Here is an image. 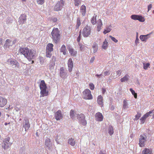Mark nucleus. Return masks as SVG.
I'll return each instance as SVG.
<instances>
[{
    "label": "nucleus",
    "mask_w": 154,
    "mask_h": 154,
    "mask_svg": "<svg viewBox=\"0 0 154 154\" xmlns=\"http://www.w3.org/2000/svg\"><path fill=\"white\" fill-rule=\"evenodd\" d=\"M2 45V39L0 38V45Z\"/></svg>",
    "instance_id": "obj_57"
},
{
    "label": "nucleus",
    "mask_w": 154,
    "mask_h": 154,
    "mask_svg": "<svg viewBox=\"0 0 154 154\" xmlns=\"http://www.w3.org/2000/svg\"><path fill=\"white\" fill-rule=\"evenodd\" d=\"M108 42L106 39H105L103 43L102 48L103 49L105 50L107 49L108 47Z\"/></svg>",
    "instance_id": "obj_33"
},
{
    "label": "nucleus",
    "mask_w": 154,
    "mask_h": 154,
    "mask_svg": "<svg viewBox=\"0 0 154 154\" xmlns=\"http://www.w3.org/2000/svg\"><path fill=\"white\" fill-rule=\"evenodd\" d=\"M139 39L137 37L135 40V43L136 45L137 44L139 43Z\"/></svg>",
    "instance_id": "obj_54"
},
{
    "label": "nucleus",
    "mask_w": 154,
    "mask_h": 154,
    "mask_svg": "<svg viewBox=\"0 0 154 154\" xmlns=\"http://www.w3.org/2000/svg\"><path fill=\"white\" fill-rule=\"evenodd\" d=\"M7 103V100L5 98L0 96V107H3Z\"/></svg>",
    "instance_id": "obj_14"
},
{
    "label": "nucleus",
    "mask_w": 154,
    "mask_h": 154,
    "mask_svg": "<svg viewBox=\"0 0 154 154\" xmlns=\"http://www.w3.org/2000/svg\"><path fill=\"white\" fill-rule=\"evenodd\" d=\"M154 112V110H152L151 111H149V112H146V114H145L144 115H143L145 116L146 118H147L149 116L150 114Z\"/></svg>",
    "instance_id": "obj_39"
},
{
    "label": "nucleus",
    "mask_w": 154,
    "mask_h": 154,
    "mask_svg": "<svg viewBox=\"0 0 154 154\" xmlns=\"http://www.w3.org/2000/svg\"><path fill=\"white\" fill-rule=\"evenodd\" d=\"M7 62L9 63V64L12 66H13L14 65L18 66L19 65V63L17 60H12L11 58L8 59V60Z\"/></svg>",
    "instance_id": "obj_17"
},
{
    "label": "nucleus",
    "mask_w": 154,
    "mask_h": 154,
    "mask_svg": "<svg viewBox=\"0 0 154 154\" xmlns=\"http://www.w3.org/2000/svg\"><path fill=\"white\" fill-rule=\"evenodd\" d=\"M67 64L69 71L70 72H71L73 67V62L71 58H69L68 60Z\"/></svg>",
    "instance_id": "obj_15"
},
{
    "label": "nucleus",
    "mask_w": 154,
    "mask_h": 154,
    "mask_svg": "<svg viewBox=\"0 0 154 154\" xmlns=\"http://www.w3.org/2000/svg\"><path fill=\"white\" fill-rule=\"evenodd\" d=\"M30 126L29 120L27 118L25 119L23 122V127L25 129V130L26 131L28 130Z\"/></svg>",
    "instance_id": "obj_10"
},
{
    "label": "nucleus",
    "mask_w": 154,
    "mask_h": 154,
    "mask_svg": "<svg viewBox=\"0 0 154 154\" xmlns=\"http://www.w3.org/2000/svg\"><path fill=\"white\" fill-rule=\"evenodd\" d=\"M97 45L96 43L93 44L92 45L93 51L94 53L97 51L98 49Z\"/></svg>",
    "instance_id": "obj_31"
},
{
    "label": "nucleus",
    "mask_w": 154,
    "mask_h": 154,
    "mask_svg": "<svg viewBox=\"0 0 154 154\" xmlns=\"http://www.w3.org/2000/svg\"><path fill=\"white\" fill-rule=\"evenodd\" d=\"M141 113L137 112V115L135 116V118L134 119V120L136 121L138 120L139 119L140 117L141 116Z\"/></svg>",
    "instance_id": "obj_41"
},
{
    "label": "nucleus",
    "mask_w": 154,
    "mask_h": 154,
    "mask_svg": "<svg viewBox=\"0 0 154 154\" xmlns=\"http://www.w3.org/2000/svg\"><path fill=\"white\" fill-rule=\"evenodd\" d=\"M23 2H26V0H22Z\"/></svg>",
    "instance_id": "obj_62"
},
{
    "label": "nucleus",
    "mask_w": 154,
    "mask_h": 154,
    "mask_svg": "<svg viewBox=\"0 0 154 154\" xmlns=\"http://www.w3.org/2000/svg\"><path fill=\"white\" fill-rule=\"evenodd\" d=\"M74 112L73 110H71L70 112V115L72 118H73L74 116Z\"/></svg>",
    "instance_id": "obj_47"
},
{
    "label": "nucleus",
    "mask_w": 154,
    "mask_h": 154,
    "mask_svg": "<svg viewBox=\"0 0 154 154\" xmlns=\"http://www.w3.org/2000/svg\"><path fill=\"white\" fill-rule=\"evenodd\" d=\"M77 119L79 122L83 125L85 126L87 124V122L85 120V116L82 114H81L79 115L78 114L77 116Z\"/></svg>",
    "instance_id": "obj_7"
},
{
    "label": "nucleus",
    "mask_w": 154,
    "mask_h": 154,
    "mask_svg": "<svg viewBox=\"0 0 154 154\" xmlns=\"http://www.w3.org/2000/svg\"><path fill=\"white\" fill-rule=\"evenodd\" d=\"M127 108H128L127 102L126 100H124L123 102V109H125Z\"/></svg>",
    "instance_id": "obj_35"
},
{
    "label": "nucleus",
    "mask_w": 154,
    "mask_h": 154,
    "mask_svg": "<svg viewBox=\"0 0 154 154\" xmlns=\"http://www.w3.org/2000/svg\"><path fill=\"white\" fill-rule=\"evenodd\" d=\"M10 140V137H8L3 141L2 146L4 149H7L11 145V143L9 142Z\"/></svg>",
    "instance_id": "obj_8"
},
{
    "label": "nucleus",
    "mask_w": 154,
    "mask_h": 154,
    "mask_svg": "<svg viewBox=\"0 0 154 154\" xmlns=\"http://www.w3.org/2000/svg\"><path fill=\"white\" fill-rule=\"evenodd\" d=\"M154 118V114L153 115V118H152L153 119Z\"/></svg>",
    "instance_id": "obj_63"
},
{
    "label": "nucleus",
    "mask_w": 154,
    "mask_h": 154,
    "mask_svg": "<svg viewBox=\"0 0 154 154\" xmlns=\"http://www.w3.org/2000/svg\"><path fill=\"white\" fill-rule=\"evenodd\" d=\"M74 4L75 6H78L81 3V0H73Z\"/></svg>",
    "instance_id": "obj_42"
},
{
    "label": "nucleus",
    "mask_w": 154,
    "mask_h": 154,
    "mask_svg": "<svg viewBox=\"0 0 154 154\" xmlns=\"http://www.w3.org/2000/svg\"><path fill=\"white\" fill-rule=\"evenodd\" d=\"M64 70L63 67L60 68V76L63 78H65L66 77V73L64 71Z\"/></svg>",
    "instance_id": "obj_22"
},
{
    "label": "nucleus",
    "mask_w": 154,
    "mask_h": 154,
    "mask_svg": "<svg viewBox=\"0 0 154 154\" xmlns=\"http://www.w3.org/2000/svg\"><path fill=\"white\" fill-rule=\"evenodd\" d=\"M19 51L29 61H31L34 58L35 53L33 49L29 50L28 48L26 47L20 48Z\"/></svg>",
    "instance_id": "obj_1"
},
{
    "label": "nucleus",
    "mask_w": 154,
    "mask_h": 154,
    "mask_svg": "<svg viewBox=\"0 0 154 154\" xmlns=\"http://www.w3.org/2000/svg\"><path fill=\"white\" fill-rule=\"evenodd\" d=\"M82 98L86 100H92L93 97L91 91L88 89H85L82 92Z\"/></svg>",
    "instance_id": "obj_4"
},
{
    "label": "nucleus",
    "mask_w": 154,
    "mask_h": 154,
    "mask_svg": "<svg viewBox=\"0 0 154 154\" xmlns=\"http://www.w3.org/2000/svg\"><path fill=\"white\" fill-rule=\"evenodd\" d=\"M8 124V123H7V122H5V125H7Z\"/></svg>",
    "instance_id": "obj_60"
},
{
    "label": "nucleus",
    "mask_w": 154,
    "mask_h": 154,
    "mask_svg": "<svg viewBox=\"0 0 154 154\" xmlns=\"http://www.w3.org/2000/svg\"><path fill=\"white\" fill-rule=\"evenodd\" d=\"M109 37L111 38V40L112 41H114L115 42L117 43L118 42V41L117 39H116L115 38L112 37V36L109 35Z\"/></svg>",
    "instance_id": "obj_49"
},
{
    "label": "nucleus",
    "mask_w": 154,
    "mask_h": 154,
    "mask_svg": "<svg viewBox=\"0 0 154 154\" xmlns=\"http://www.w3.org/2000/svg\"><path fill=\"white\" fill-rule=\"evenodd\" d=\"M53 68V66H51V67H50V68Z\"/></svg>",
    "instance_id": "obj_64"
},
{
    "label": "nucleus",
    "mask_w": 154,
    "mask_h": 154,
    "mask_svg": "<svg viewBox=\"0 0 154 154\" xmlns=\"http://www.w3.org/2000/svg\"><path fill=\"white\" fill-rule=\"evenodd\" d=\"M147 118L144 115L140 119V120L141 122V124H143Z\"/></svg>",
    "instance_id": "obj_44"
},
{
    "label": "nucleus",
    "mask_w": 154,
    "mask_h": 154,
    "mask_svg": "<svg viewBox=\"0 0 154 154\" xmlns=\"http://www.w3.org/2000/svg\"><path fill=\"white\" fill-rule=\"evenodd\" d=\"M52 51H49L46 50V56L47 57L51 58L52 56Z\"/></svg>",
    "instance_id": "obj_34"
},
{
    "label": "nucleus",
    "mask_w": 154,
    "mask_h": 154,
    "mask_svg": "<svg viewBox=\"0 0 154 154\" xmlns=\"http://www.w3.org/2000/svg\"><path fill=\"white\" fill-rule=\"evenodd\" d=\"M68 143L72 146L75 145V142L73 139L71 138L69 139Z\"/></svg>",
    "instance_id": "obj_32"
},
{
    "label": "nucleus",
    "mask_w": 154,
    "mask_h": 154,
    "mask_svg": "<svg viewBox=\"0 0 154 154\" xmlns=\"http://www.w3.org/2000/svg\"><path fill=\"white\" fill-rule=\"evenodd\" d=\"M95 59V57H92L90 61V63H92L94 61V60Z\"/></svg>",
    "instance_id": "obj_53"
},
{
    "label": "nucleus",
    "mask_w": 154,
    "mask_h": 154,
    "mask_svg": "<svg viewBox=\"0 0 154 154\" xmlns=\"http://www.w3.org/2000/svg\"><path fill=\"white\" fill-rule=\"evenodd\" d=\"M106 92V90L105 88H103L102 89V92L103 94H104Z\"/></svg>",
    "instance_id": "obj_56"
},
{
    "label": "nucleus",
    "mask_w": 154,
    "mask_h": 154,
    "mask_svg": "<svg viewBox=\"0 0 154 154\" xmlns=\"http://www.w3.org/2000/svg\"><path fill=\"white\" fill-rule=\"evenodd\" d=\"M39 87L41 90V96L43 97L48 95V91H46L47 89L46 84L44 80L41 81L39 84Z\"/></svg>",
    "instance_id": "obj_2"
},
{
    "label": "nucleus",
    "mask_w": 154,
    "mask_h": 154,
    "mask_svg": "<svg viewBox=\"0 0 154 154\" xmlns=\"http://www.w3.org/2000/svg\"><path fill=\"white\" fill-rule=\"evenodd\" d=\"M81 24L80 18L78 17L77 20L76 28L78 29Z\"/></svg>",
    "instance_id": "obj_40"
},
{
    "label": "nucleus",
    "mask_w": 154,
    "mask_h": 154,
    "mask_svg": "<svg viewBox=\"0 0 154 154\" xmlns=\"http://www.w3.org/2000/svg\"><path fill=\"white\" fill-rule=\"evenodd\" d=\"M64 3V2L63 0H60L58 2L54 7V10L56 11L60 10L63 6Z\"/></svg>",
    "instance_id": "obj_9"
},
{
    "label": "nucleus",
    "mask_w": 154,
    "mask_h": 154,
    "mask_svg": "<svg viewBox=\"0 0 154 154\" xmlns=\"http://www.w3.org/2000/svg\"><path fill=\"white\" fill-rule=\"evenodd\" d=\"M26 15L25 14H22L19 18V22L20 23L23 24L26 20Z\"/></svg>",
    "instance_id": "obj_18"
},
{
    "label": "nucleus",
    "mask_w": 154,
    "mask_h": 154,
    "mask_svg": "<svg viewBox=\"0 0 154 154\" xmlns=\"http://www.w3.org/2000/svg\"><path fill=\"white\" fill-rule=\"evenodd\" d=\"M57 18H56V17H55V18H53V19H52V21L54 22H56L57 21Z\"/></svg>",
    "instance_id": "obj_55"
},
{
    "label": "nucleus",
    "mask_w": 154,
    "mask_h": 154,
    "mask_svg": "<svg viewBox=\"0 0 154 154\" xmlns=\"http://www.w3.org/2000/svg\"><path fill=\"white\" fill-rule=\"evenodd\" d=\"M68 50L69 53L71 56L75 57V56L77 54V51H75L72 48H68Z\"/></svg>",
    "instance_id": "obj_21"
},
{
    "label": "nucleus",
    "mask_w": 154,
    "mask_h": 154,
    "mask_svg": "<svg viewBox=\"0 0 154 154\" xmlns=\"http://www.w3.org/2000/svg\"><path fill=\"white\" fill-rule=\"evenodd\" d=\"M60 31L57 28H54L51 32L52 38L54 42L57 43L60 39Z\"/></svg>",
    "instance_id": "obj_3"
},
{
    "label": "nucleus",
    "mask_w": 154,
    "mask_h": 154,
    "mask_svg": "<svg viewBox=\"0 0 154 154\" xmlns=\"http://www.w3.org/2000/svg\"><path fill=\"white\" fill-rule=\"evenodd\" d=\"M150 34H148L146 35H141L140 37V39L143 42H146L148 39L150 37L149 36Z\"/></svg>",
    "instance_id": "obj_19"
},
{
    "label": "nucleus",
    "mask_w": 154,
    "mask_h": 154,
    "mask_svg": "<svg viewBox=\"0 0 154 154\" xmlns=\"http://www.w3.org/2000/svg\"><path fill=\"white\" fill-rule=\"evenodd\" d=\"M60 52H63V54L64 55L66 54V46L63 45H62L60 48Z\"/></svg>",
    "instance_id": "obj_29"
},
{
    "label": "nucleus",
    "mask_w": 154,
    "mask_h": 154,
    "mask_svg": "<svg viewBox=\"0 0 154 154\" xmlns=\"http://www.w3.org/2000/svg\"><path fill=\"white\" fill-rule=\"evenodd\" d=\"M91 27L88 25L86 26L83 28L82 34L84 37H88L91 35Z\"/></svg>",
    "instance_id": "obj_6"
},
{
    "label": "nucleus",
    "mask_w": 154,
    "mask_h": 154,
    "mask_svg": "<svg viewBox=\"0 0 154 154\" xmlns=\"http://www.w3.org/2000/svg\"><path fill=\"white\" fill-rule=\"evenodd\" d=\"M86 9V6L84 5H82L81 7L80 11L83 16H84L85 15Z\"/></svg>",
    "instance_id": "obj_26"
},
{
    "label": "nucleus",
    "mask_w": 154,
    "mask_h": 154,
    "mask_svg": "<svg viewBox=\"0 0 154 154\" xmlns=\"http://www.w3.org/2000/svg\"><path fill=\"white\" fill-rule=\"evenodd\" d=\"M143 68L145 70H146L148 69V68L150 66V63H143Z\"/></svg>",
    "instance_id": "obj_36"
},
{
    "label": "nucleus",
    "mask_w": 154,
    "mask_h": 154,
    "mask_svg": "<svg viewBox=\"0 0 154 154\" xmlns=\"http://www.w3.org/2000/svg\"><path fill=\"white\" fill-rule=\"evenodd\" d=\"M97 101L98 103L102 107L103 105V98L101 95H99L98 97Z\"/></svg>",
    "instance_id": "obj_23"
},
{
    "label": "nucleus",
    "mask_w": 154,
    "mask_h": 154,
    "mask_svg": "<svg viewBox=\"0 0 154 154\" xmlns=\"http://www.w3.org/2000/svg\"><path fill=\"white\" fill-rule=\"evenodd\" d=\"M95 118L97 121L101 122L103 120V117L102 113L98 112L95 114Z\"/></svg>",
    "instance_id": "obj_13"
},
{
    "label": "nucleus",
    "mask_w": 154,
    "mask_h": 154,
    "mask_svg": "<svg viewBox=\"0 0 154 154\" xmlns=\"http://www.w3.org/2000/svg\"><path fill=\"white\" fill-rule=\"evenodd\" d=\"M121 73H122V72L120 70H118L117 71H116V75L115 77V75H114V78H116L117 76H120L121 75Z\"/></svg>",
    "instance_id": "obj_43"
},
{
    "label": "nucleus",
    "mask_w": 154,
    "mask_h": 154,
    "mask_svg": "<svg viewBox=\"0 0 154 154\" xmlns=\"http://www.w3.org/2000/svg\"><path fill=\"white\" fill-rule=\"evenodd\" d=\"M55 117L57 120H59L62 118L63 116L60 110H58L55 112Z\"/></svg>",
    "instance_id": "obj_16"
},
{
    "label": "nucleus",
    "mask_w": 154,
    "mask_h": 154,
    "mask_svg": "<svg viewBox=\"0 0 154 154\" xmlns=\"http://www.w3.org/2000/svg\"><path fill=\"white\" fill-rule=\"evenodd\" d=\"M10 42V41L9 39H7L6 41V43H9V42Z\"/></svg>",
    "instance_id": "obj_59"
},
{
    "label": "nucleus",
    "mask_w": 154,
    "mask_h": 154,
    "mask_svg": "<svg viewBox=\"0 0 154 154\" xmlns=\"http://www.w3.org/2000/svg\"><path fill=\"white\" fill-rule=\"evenodd\" d=\"M45 144L46 148L48 149L49 150L51 149L52 144L51 143V140L49 138L46 139L45 142Z\"/></svg>",
    "instance_id": "obj_12"
},
{
    "label": "nucleus",
    "mask_w": 154,
    "mask_h": 154,
    "mask_svg": "<svg viewBox=\"0 0 154 154\" xmlns=\"http://www.w3.org/2000/svg\"><path fill=\"white\" fill-rule=\"evenodd\" d=\"M97 17V15L94 14L93 17L91 20V22L93 25H95L96 23Z\"/></svg>",
    "instance_id": "obj_28"
},
{
    "label": "nucleus",
    "mask_w": 154,
    "mask_h": 154,
    "mask_svg": "<svg viewBox=\"0 0 154 154\" xmlns=\"http://www.w3.org/2000/svg\"><path fill=\"white\" fill-rule=\"evenodd\" d=\"M113 129L112 126L109 127L108 129V132L110 135H111L113 133Z\"/></svg>",
    "instance_id": "obj_37"
},
{
    "label": "nucleus",
    "mask_w": 154,
    "mask_h": 154,
    "mask_svg": "<svg viewBox=\"0 0 154 154\" xmlns=\"http://www.w3.org/2000/svg\"><path fill=\"white\" fill-rule=\"evenodd\" d=\"M53 46L54 45L52 44L48 43L47 45L46 50L52 51H53Z\"/></svg>",
    "instance_id": "obj_25"
},
{
    "label": "nucleus",
    "mask_w": 154,
    "mask_h": 154,
    "mask_svg": "<svg viewBox=\"0 0 154 154\" xmlns=\"http://www.w3.org/2000/svg\"><path fill=\"white\" fill-rule=\"evenodd\" d=\"M147 137L146 134L143 133L141 134L139 137V145L140 147L145 146V143L147 141Z\"/></svg>",
    "instance_id": "obj_5"
},
{
    "label": "nucleus",
    "mask_w": 154,
    "mask_h": 154,
    "mask_svg": "<svg viewBox=\"0 0 154 154\" xmlns=\"http://www.w3.org/2000/svg\"><path fill=\"white\" fill-rule=\"evenodd\" d=\"M37 2L39 5H43L45 2V0H37Z\"/></svg>",
    "instance_id": "obj_46"
},
{
    "label": "nucleus",
    "mask_w": 154,
    "mask_h": 154,
    "mask_svg": "<svg viewBox=\"0 0 154 154\" xmlns=\"http://www.w3.org/2000/svg\"><path fill=\"white\" fill-rule=\"evenodd\" d=\"M129 76L128 74L125 75V76L120 79L121 82H123L125 81H127L129 79Z\"/></svg>",
    "instance_id": "obj_27"
},
{
    "label": "nucleus",
    "mask_w": 154,
    "mask_h": 154,
    "mask_svg": "<svg viewBox=\"0 0 154 154\" xmlns=\"http://www.w3.org/2000/svg\"><path fill=\"white\" fill-rule=\"evenodd\" d=\"M130 90L132 94L134 96V97L135 98H137V94L136 93L135 91L131 88L130 89Z\"/></svg>",
    "instance_id": "obj_38"
},
{
    "label": "nucleus",
    "mask_w": 154,
    "mask_h": 154,
    "mask_svg": "<svg viewBox=\"0 0 154 154\" xmlns=\"http://www.w3.org/2000/svg\"><path fill=\"white\" fill-rule=\"evenodd\" d=\"M142 154H152V150L151 149L145 148L142 151Z\"/></svg>",
    "instance_id": "obj_24"
},
{
    "label": "nucleus",
    "mask_w": 154,
    "mask_h": 154,
    "mask_svg": "<svg viewBox=\"0 0 154 154\" xmlns=\"http://www.w3.org/2000/svg\"><path fill=\"white\" fill-rule=\"evenodd\" d=\"M103 23L102 20L100 19L98 20V22L97 24V29L98 32L100 31L101 29Z\"/></svg>",
    "instance_id": "obj_20"
},
{
    "label": "nucleus",
    "mask_w": 154,
    "mask_h": 154,
    "mask_svg": "<svg viewBox=\"0 0 154 154\" xmlns=\"http://www.w3.org/2000/svg\"><path fill=\"white\" fill-rule=\"evenodd\" d=\"M81 31H80L79 32V36L78 37L77 39V41L78 42H79L81 39Z\"/></svg>",
    "instance_id": "obj_51"
},
{
    "label": "nucleus",
    "mask_w": 154,
    "mask_h": 154,
    "mask_svg": "<svg viewBox=\"0 0 154 154\" xmlns=\"http://www.w3.org/2000/svg\"><path fill=\"white\" fill-rule=\"evenodd\" d=\"M152 5L151 4H150L148 6V12L152 8Z\"/></svg>",
    "instance_id": "obj_52"
},
{
    "label": "nucleus",
    "mask_w": 154,
    "mask_h": 154,
    "mask_svg": "<svg viewBox=\"0 0 154 154\" xmlns=\"http://www.w3.org/2000/svg\"><path fill=\"white\" fill-rule=\"evenodd\" d=\"M111 26L106 27L105 29H104V31H103V33L105 34L107 33L110 32L111 30Z\"/></svg>",
    "instance_id": "obj_30"
},
{
    "label": "nucleus",
    "mask_w": 154,
    "mask_h": 154,
    "mask_svg": "<svg viewBox=\"0 0 154 154\" xmlns=\"http://www.w3.org/2000/svg\"><path fill=\"white\" fill-rule=\"evenodd\" d=\"M102 75V74H100V75H98V74H96L95 75V76L97 77H98L99 78L100 77V76H101V75Z\"/></svg>",
    "instance_id": "obj_58"
},
{
    "label": "nucleus",
    "mask_w": 154,
    "mask_h": 154,
    "mask_svg": "<svg viewBox=\"0 0 154 154\" xmlns=\"http://www.w3.org/2000/svg\"><path fill=\"white\" fill-rule=\"evenodd\" d=\"M89 86L90 87V89L93 90H94V85L92 83H90L89 84Z\"/></svg>",
    "instance_id": "obj_48"
},
{
    "label": "nucleus",
    "mask_w": 154,
    "mask_h": 154,
    "mask_svg": "<svg viewBox=\"0 0 154 154\" xmlns=\"http://www.w3.org/2000/svg\"><path fill=\"white\" fill-rule=\"evenodd\" d=\"M110 74V72L109 70H106L104 72V74L105 76L109 75Z\"/></svg>",
    "instance_id": "obj_50"
},
{
    "label": "nucleus",
    "mask_w": 154,
    "mask_h": 154,
    "mask_svg": "<svg viewBox=\"0 0 154 154\" xmlns=\"http://www.w3.org/2000/svg\"><path fill=\"white\" fill-rule=\"evenodd\" d=\"M79 49L81 51L83 50L85 47V46L84 45H82L80 43H79Z\"/></svg>",
    "instance_id": "obj_45"
},
{
    "label": "nucleus",
    "mask_w": 154,
    "mask_h": 154,
    "mask_svg": "<svg viewBox=\"0 0 154 154\" xmlns=\"http://www.w3.org/2000/svg\"><path fill=\"white\" fill-rule=\"evenodd\" d=\"M131 17L132 19L138 20L141 22H144L145 20L144 18L141 15L133 14L131 16Z\"/></svg>",
    "instance_id": "obj_11"
},
{
    "label": "nucleus",
    "mask_w": 154,
    "mask_h": 154,
    "mask_svg": "<svg viewBox=\"0 0 154 154\" xmlns=\"http://www.w3.org/2000/svg\"><path fill=\"white\" fill-rule=\"evenodd\" d=\"M100 154H105L102 153L101 152L100 153Z\"/></svg>",
    "instance_id": "obj_61"
}]
</instances>
